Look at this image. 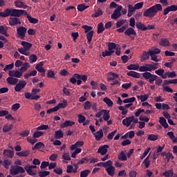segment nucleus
I'll return each instance as SVG.
<instances>
[{"label":"nucleus","mask_w":177,"mask_h":177,"mask_svg":"<svg viewBox=\"0 0 177 177\" xmlns=\"http://www.w3.org/2000/svg\"><path fill=\"white\" fill-rule=\"evenodd\" d=\"M95 140H100V139L103 138V130L100 129L98 131L93 133Z\"/></svg>","instance_id":"nucleus-12"},{"label":"nucleus","mask_w":177,"mask_h":177,"mask_svg":"<svg viewBox=\"0 0 177 177\" xmlns=\"http://www.w3.org/2000/svg\"><path fill=\"white\" fill-rule=\"evenodd\" d=\"M27 32V28L24 26H20L17 29V34L21 37V39H24L26 34Z\"/></svg>","instance_id":"nucleus-3"},{"label":"nucleus","mask_w":177,"mask_h":177,"mask_svg":"<svg viewBox=\"0 0 177 177\" xmlns=\"http://www.w3.org/2000/svg\"><path fill=\"white\" fill-rule=\"evenodd\" d=\"M16 154L19 156V157H28V156H30V151H22L20 152H17Z\"/></svg>","instance_id":"nucleus-31"},{"label":"nucleus","mask_w":177,"mask_h":177,"mask_svg":"<svg viewBox=\"0 0 177 177\" xmlns=\"http://www.w3.org/2000/svg\"><path fill=\"white\" fill-rule=\"evenodd\" d=\"M6 81L10 85H16L19 82V79L9 77L6 79Z\"/></svg>","instance_id":"nucleus-15"},{"label":"nucleus","mask_w":177,"mask_h":177,"mask_svg":"<svg viewBox=\"0 0 177 177\" xmlns=\"http://www.w3.org/2000/svg\"><path fill=\"white\" fill-rule=\"evenodd\" d=\"M21 45L22 46H24V49L26 51L30 50V49H31V47L32 46V44H31V43H29L25 41H21Z\"/></svg>","instance_id":"nucleus-27"},{"label":"nucleus","mask_w":177,"mask_h":177,"mask_svg":"<svg viewBox=\"0 0 177 177\" xmlns=\"http://www.w3.org/2000/svg\"><path fill=\"white\" fill-rule=\"evenodd\" d=\"M86 118L82 115H78V122L80 124H84V122L86 121Z\"/></svg>","instance_id":"nucleus-61"},{"label":"nucleus","mask_w":177,"mask_h":177,"mask_svg":"<svg viewBox=\"0 0 177 177\" xmlns=\"http://www.w3.org/2000/svg\"><path fill=\"white\" fill-rule=\"evenodd\" d=\"M132 121H133V116L128 117L122 120V124L125 125V127H129Z\"/></svg>","instance_id":"nucleus-13"},{"label":"nucleus","mask_w":177,"mask_h":177,"mask_svg":"<svg viewBox=\"0 0 177 177\" xmlns=\"http://www.w3.org/2000/svg\"><path fill=\"white\" fill-rule=\"evenodd\" d=\"M23 12H24V10L12 9L11 17H21Z\"/></svg>","instance_id":"nucleus-7"},{"label":"nucleus","mask_w":177,"mask_h":177,"mask_svg":"<svg viewBox=\"0 0 177 177\" xmlns=\"http://www.w3.org/2000/svg\"><path fill=\"white\" fill-rule=\"evenodd\" d=\"M26 85H27V82L24 80H20L19 83L16 84L15 87V91L16 92H20L21 89L26 88Z\"/></svg>","instance_id":"nucleus-6"},{"label":"nucleus","mask_w":177,"mask_h":177,"mask_svg":"<svg viewBox=\"0 0 177 177\" xmlns=\"http://www.w3.org/2000/svg\"><path fill=\"white\" fill-rule=\"evenodd\" d=\"M74 167H75L76 170H73V168L72 165L67 166L66 167V172L67 174H71V172H73V174H77V169H78V165H74Z\"/></svg>","instance_id":"nucleus-20"},{"label":"nucleus","mask_w":177,"mask_h":177,"mask_svg":"<svg viewBox=\"0 0 177 177\" xmlns=\"http://www.w3.org/2000/svg\"><path fill=\"white\" fill-rule=\"evenodd\" d=\"M120 75L117 73H113V72H109L108 73V77L107 80L108 81H113V80H116V78H118Z\"/></svg>","instance_id":"nucleus-18"},{"label":"nucleus","mask_w":177,"mask_h":177,"mask_svg":"<svg viewBox=\"0 0 177 177\" xmlns=\"http://www.w3.org/2000/svg\"><path fill=\"white\" fill-rule=\"evenodd\" d=\"M149 96H150V95L149 94H145V95H138L137 98L140 99V100L141 102H146V100H147V99H149Z\"/></svg>","instance_id":"nucleus-41"},{"label":"nucleus","mask_w":177,"mask_h":177,"mask_svg":"<svg viewBox=\"0 0 177 177\" xmlns=\"http://www.w3.org/2000/svg\"><path fill=\"white\" fill-rule=\"evenodd\" d=\"M8 75H10V77H15L16 78H21L23 75L20 71L13 70V71H9Z\"/></svg>","instance_id":"nucleus-9"},{"label":"nucleus","mask_w":177,"mask_h":177,"mask_svg":"<svg viewBox=\"0 0 177 177\" xmlns=\"http://www.w3.org/2000/svg\"><path fill=\"white\" fill-rule=\"evenodd\" d=\"M121 12L114 11L113 13L111 15V19H113V20H117V19L121 17Z\"/></svg>","instance_id":"nucleus-42"},{"label":"nucleus","mask_w":177,"mask_h":177,"mask_svg":"<svg viewBox=\"0 0 177 177\" xmlns=\"http://www.w3.org/2000/svg\"><path fill=\"white\" fill-rule=\"evenodd\" d=\"M3 154L8 158H13V156H15V152H13V151L10 149H5L3 152Z\"/></svg>","instance_id":"nucleus-14"},{"label":"nucleus","mask_w":177,"mask_h":177,"mask_svg":"<svg viewBox=\"0 0 177 177\" xmlns=\"http://www.w3.org/2000/svg\"><path fill=\"white\" fill-rule=\"evenodd\" d=\"M82 28H84L85 34L92 31V26H89L88 25H84Z\"/></svg>","instance_id":"nucleus-55"},{"label":"nucleus","mask_w":177,"mask_h":177,"mask_svg":"<svg viewBox=\"0 0 177 177\" xmlns=\"http://www.w3.org/2000/svg\"><path fill=\"white\" fill-rule=\"evenodd\" d=\"M13 67H15V64L12 63L6 66L3 68V71H8V70H12Z\"/></svg>","instance_id":"nucleus-63"},{"label":"nucleus","mask_w":177,"mask_h":177,"mask_svg":"<svg viewBox=\"0 0 177 177\" xmlns=\"http://www.w3.org/2000/svg\"><path fill=\"white\" fill-rule=\"evenodd\" d=\"M92 38H93V30H91L86 33V39L88 44H91V42H92Z\"/></svg>","instance_id":"nucleus-33"},{"label":"nucleus","mask_w":177,"mask_h":177,"mask_svg":"<svg viewBox=\"0 0 177 177\" xmlns=\"http://www.w3.org/2000/svg\"><path fill=\"white\" fill-rule=\"evenodd\" d=\"M127 68L129 70H139L140 66L138 64H130L127 66Z\"/></svg>","instance_id":"nucleus-44"},{"label":"nucleus","mask_w":177,"mask_h":177,"mask_svg":"<svg viewBox=\"0 0 177 177\" xmlns=\"http://www.w3.org/2000/svg\"><path fill=\"white\" fill-rule=\"evenodd\" d=\"M50 174V171H39L38 172V175L39 177H46V176H48Z\"/></svg>","instance_id":"nucleus-50"},{"label":"nucleus","mask_w":177,"mask_h":177,"mask_svg":"<svg viewBox=\"0 0 177 177\" xmlns=\"http://www.w3.org/2000/svg\"><path fill=\"white\" fill-rule=\"evenodd\" d=\"M24 169L26 171L27 174H28V175H30L31 176H34V175L37 174V170H32V169L28 167V166H26Z\"/></svg>","instance_id":"nucleus-29"},{"label":"nucleus","mask_w":177,"mask_h":177,"mask_svg":"<svg viewBox=\"0 0 177 177\" xmlns=\"http://www.w3.org/2000/svg\"><path fill=\"white\" fill-rule=\"evenodd\" d=\"M27 19L29 21V23H31L32 24H37V23H38V19L32 17L31 15H27Z\"/></svg>","instance_id":"nucleus-35"},{"label":"nucleus","mask_w":177,"mask_h":177,"mask_svg":"<svg viewBox=\"0 0 177 177\" xmlns=\"http://www.w3.org/2000/svg\"><path fill=\"white\" fill-rule=\"evenodd\" d=\"M3 167H4V168H9V167H10V165H12V161L10 160H4L3 161V164H2Z\"/></svg>","instance_id":"nucleus-43"},{"label":"nucleus","mask_w":177,"mask_h":177,"mask_svg":"<svg viewBox=\"0 0 177 177\" xmlns=\"http://www.w3.org/2000/svg\"><path fill=\"white\" fill-rule=\"evenodd\" d=\"M13 129V124H5L3 127V132L6 133V132H10Z\"/></svg>","instance_id":"nucleus-32"},{"label":"nucleus","mask_w":177,"mask_h":177,"mask_svg":"<svg viewBox=\"0 0 177 177\" xmlns=\"http://www.w3.org/2000/svg\"><path fill=\"white\" fill-rule=\"evenodd\" d=\"M118 160H120V161H127V155L125 154V153H124V151H122L119 153Z\"/></svg>","instance_id":"nucleus-37"},{"label":"nucleus","mask_w":177,"mask_h":177,"mask_svg":"<svg viewBox=\"0 0 177 177\" xmlns=\"http://www.w3.org/2000/svg\"><path fill=\"white\" fill-rule=\"evenodd\" d=\"M103 31H104V24H103V23H100L97 25V34H102V32H103Z\"/></svg>","instance_id":"nucleus-38"},{"label":"nucleus","mask_w":177,"mask_h":177,"mask_svg":"<svg viewBox=\"0 0 177 177\" xmlns=\"http://www.w3.org/2000/svg\"><path fill=\"white\" fill-rule=\"evenodd\" d=\"M57 106L59 109H66L67 107V100H63V102L58 104Z\"/></svg>","instance_id":"nucleus-45"},{"label":"nucleus","mask_w":177,"mask_h":177,"mask_svg":"<svg viewBox=\"0 0 177 177\" xmlns=\"http://www.w3.org/2000/svg\"><path fill=\"white\" fill-rule=\"evenodd\" d=\"M103 15V10L102 9L99 8L97 11L95 12V14H93V17H99V16H102Z\"/></svg>","instance_id":"nucleus-54"},{"label":"nucleus","mask_w":177,"mask_h":177,"mask_svg":"<svg viewBox=\"0 0 177 177\" xmlns=\"http://www.w3.org/2000/svg\"><path fill=\"white\" fill-rule=\"evenodd\" d=\"M89 174H91V170H89V169L84 170V171H81L80 177H87L88 175H89Z\"/></svg>","instance_id":"nucleus-51"},{"label":"nucleus","mask_w":177,"mask_h":177,"mask_svg":"<svg viewBox=\"0 0 177 177\" xmlns=\"http://www.w3.org/2000/svg\"><path fill=\"white\" fill-rule=\"evenodd\" d=\"M142 164H145V168L150 167V160H149V156L144 160Z\"/></svg>","instance_id":"nucleus-62"},{"label":"nucleus","mask_w":177,"mask_h":177,"mask_svg":"<svg viewBox=\"0 0 177 177\" xmlns=\"http://www.w3.org/2000/svg\"><path fill=\"white\" fill-rule=\"evenodd\" d=\"M160 45V46H169V41L168 39H161Z\"/></svg>","instance_id":"nucleus-40"},{"label":"nucleus","mask_w":177,"mask_h":177,"mask_svg":"<svg viewBox=\"0 0 177 177\" xmlns=\"http://www.w3.org/2000/svg\"><path fill=\"white\" fill-rule=\"evenodd\" d=\"M136 27L138 28V30H141V31H146L147 30V28L146 26H145V24H142V22H138L136 24Z\"/></svg>","instance_id":"nucleus-28"},{"label":"nucleus","mask_w":177,"mask_h":177,"mask_svg":"<svg viewBox=\"0 0 177 177\" xmlns=\"http://www.w3.org/2000/svg\"><path fill=\"white\" fill-rule=\"evenodd\" d=\"M0 34L4 35V37H9V34H8V26H0Z\"/></svg>","instance_id":"nucleus-19"},{"label":"nucleus","mask_w":177,"mask_h":177,"mask_svg":"<svg viewBox=\"0 0 177 177\" xmlns=\"http://www.w3.org/2000/svg\"><path fill=\"white\" fill-rule=\"evenodd\" d=\"M15 5L16 8H19L21 9H27V8H28V10H30V11L31 10V7H28V6L26 4V3L20 0H17L15 1Z\"/></svg>","instance_id":"nucleus-5"},{"label":"nucleus","mask_w":177,"mask_h":177,"mask_svg":"<svg viewBox=\"0 0 177 177\" xmlns=\"http://www.w3.org/2000/svg\"><path fill=\"white\" fill-rule=\"evenodd\" d=\"M127 74L129 77H133V78H139L140 77V74L139 73L133 71H130L127 72Z\"/></svg>","instance_id":"nucleus-22"},{"label":"nucleus","mask_w":177,"mask_h":177,"mask_svg":"<svg viewBox=\"0 0 177 177\" xmlns=\"http://www.w3.org/2000/svg\"><path fill=\"white\" fill-rule=\"evenodd\" d=\"M44 147H45V145L43 144L42 142H37L34 147V148L32 149L34 150V149H44Z\"/></svg>","instance_id":"nucleus-49"},{"label":"nucleus","mask_w":177,"mask_h":177,"mask_svg":"<svg viewBox=\"0 0 177 177\" xmlns=\"http://www.w3.org/2000/svg\"><path fill=\"white\" fill-rule=\"evenodd\" d=\"M150 150H151V149L150 147L146 149L144 151V153L140 156V158L141 160H143V158H145V157H146V156H147V154H149V151H150Z\"/></svg>","instance_id":"nucleus-59"},{"label":"nucleus","mask_w":177,"mask_h":177,"mask_svg":"<svg viewBox=\"0 0 177 177\" xmlns=\"http://www.w3.org/2000/svg\"><path fill=\"white\" fill-rule=\"evenodd\" d=\"M112 49L118 50V46H117V44L114 42L108 43V50H111Z\"/></svg>","instance_id":"nucleus-39"},{"label":"nucleus","mask_w":177,"mask_h":177,"mask_svg":"<svg viewBox=\"0 0 177 177\" xmlns=\"http://www.w3.org/2000/svg\"><path fill=\"white\" fill-rule=\"evenodd\" d=\"M125 24V20L124 19H120V21H118L116 23V27L117 28H120V27H122Z\"/></svg>","instance_id":"nucleus-60"},{"label":"nucleus","mask_w":177,"mask_h":177,"mask_svg":"<svg viewBox=\"0 0 177 177\" xmlns=\"http://www.w3.org/2000/svg\"><path fill=\"white\" fill-rule=\"evenodd\" d=\"M74 77L77 78V80H82L84 82L88 80V76L86 75H80L78 73H75Z\"/></svg>","instance_id":"nucleus-21"},{"label":"nucleus","mask_w":177,"mask_h":177,"mask_svg":"<svg viewBox=\"0 0 177 177\" xmlns=\"http://www.w3.org/2000/svg\"><path fill=\"white\" fill-rule=\"evenodd\" d=\"M91 106H92V102L89 101H86L84 104V110H91Z\"/></svg>","instance_id":"nucleus-53"},{"label":"nucleus","mask_w":177,"mask_h":177,"mask_svg":"<svg viewBox=\"0 0 177 177\" xmlns=\"http://www.w3.org/2000/svg\"><path fill=\"white\" fill-rule=\"evenodd\" d=\"M35 69L39 71V73H45V68H44V62H39L35 66Z\"/></svg>","instance_id":"nucleus-17"},{"label":"nucleus","mask_w":177,"mask_h":177,"mask_svg":"<svg viewBox=\"0 0 177 177\" xmlns=\"http://www.w3.org/2000/svg\"><path fill=\"white\" fill-rule=\"evenodd\" d=\"M49 126L46 124H42L37 127V131H46V129H48Z\"/></svg>","instance_id":"nucleus-52"},{"label":"nucleus","mask_w":177,"mask_h":177,"mask_svg":"<svg viewBox=\"0 0 177 177\" xmlns=\"http://www.w3.org/2000/svg\"><path fill=\"white\" fill-rule=\"evenodd\" d=\"M158 140V136L154 134H150L148 136V140L155 141Z\"/></svg>","instance_id":"nucleus-57"},{"label":"nucleus","mask_w":177,"mask_h":177,"mask_svg":"<svg viewBox=\"0 0 177 177\" xmlns=\"http://www.w3.org/2000/svg\"><path fill=\"white\" fill-rule=\"evenodd\" d=\"M73 125H75V122L71 120H66L65 122L61 124V128H67V127H73Z\"/></svg>","instance_id":"nucleus-16"},{"label":"nucleus","mask_w":177,"mask_h":177,"mask_svg":"<svg viewBox=\"0 0 177 177\" xmlns=\"http://www.w3.org/2000/svg\"><path fill=\"white\" fill-rule=\"evenodd\" d=\"M109 145H104L97 149V153H100V154H102V156H104V154L107 153V149H109Z\"/></svg>","instance_id":"nucleus-11"},{"label":"nucleus","mask_w":177,"mask_h":177,"mask_svg":"<svg viewBox=\"0 0 177 177\" xmlns=\"http://www.w3.org/2000/svg\"><path fill=\"white\" fill-rule=\"evenodd\" d=\"M26 171L24 170V168L20 166H17L16 167L10 170L11 175H17L18 174H24Z\"/></svg>","instance_id":"nucleus-4"},{"label":"nucleus","mask_w":177,"mask_h":177,"mask_svg":"<svg viewBox=\"0 0 177 177\" xmlns=\"http://www.w3.org/2000/svg\"><path fill=\"white\" fill-rule=\"evenodd\" d=\"M136 100V98L135 97H132L130 98H127L123 100V103H133L134 101Z\"/></svg>","instance_id":"nucleus-58"},{"label":"nucleus","mask_w":177,"mask_h":177,"mask_svg":"<svg viewBox=\"0 0 177 177\" xmlns=\"http://www.w3.org/2000/svg\"><path fill=\"white\" fill-rule=\"evenodd\" d=\"M157 68H158V63L152 62V64H145V66H140L139 71L144 73L142 77L146 81H149V84H154V81L158 78V76L153 75L150 72L154 71Z\"/></svg>","instance_id":"nucleus-1"},{"label":"nucleus","mask_w":177,"mask_h":177,"mask_svg":"<svg viewBox=\"0 0 177 177\" xmlns=\"http://www.w3.org/2000/svg\"><path fill=\"white\" fill-rule=\"evenodd\" d=\"M124 35L128 36H130V35L136 36V32L135 31L134 29H133V28H129L125 30Z\"/></svg>","instance_id":"nucleus-23"},{"label":"nucleus","mask_w":177,"mask_h":177,"mask_svg":"<svg viewBox=\"0 0 177 177\" xmlns=\"http://www.w3.org/2000/svg\"><path fill=\"white\" fill-rule=\"evenodd\" d=\"M88 8H89V6H85L84 4H80L77 6V10L80 12H84V10H85V9H88Z\"/></svg>","instance_id":"nucleus-48"},{"label":"nucleus","mask_w":177,"mask_h":177,"mask_svg":"<svg viewBox=\"0 0 177 177\" xmlns=\"http://www.w3.org/2000/svg\"><path fill=\"white\" fill-rule=\"evenodd\" d=\"M163 176L165 177H172L174 176V171L172 170H167L163 173Z\"/></svg>","instance_id":"nucleus-47"},{"label":"nucleus","mask_w":177,"mask_h":177,"mask_svg":"<svg viewBox=\"0 0 177 177\" xmlns=\"http://www.w3.org/2000/svg\"><path fill=\"white\" fill-rule=\"evenodd\" d=\"M91 159H88L87 158H82L78 162L77 165H82V164H85L86 162H89V160Z\"/></svg>","instance_id":"nucleus-64"},{"label":"nucleus","mask_w":177,"mask_h":177,"mask_svg":"<svg viewBox=\"0 0 177 177\" xmlns=\"http://www.w3.org/2000/svg\"><path fill=\"white\" fill-rule=\"evenodd\" d=\"M103 102L104 103H106V104H107V106L109 107H113V105L114 104V103L113 102V101H111L110 100V98L107 97H105L104 99H103Z\"/></svg>","instance_id":"nucleus-36"},{"label":"nucleus","mask_w":177,"mask_h":177,"mask_svg":"<svg viewBox=\"0 0 177 177\" xmlns=\"http://www.w3.org/2000/svg\"><path fill=\"white\" fill-rule=\"evenodd\" d=\"M64 136V133L62 130H58L55 132L54 138L55 139H62Z\"/></svg>","instance_id":"nucleus-26"},{"label":"nucleus","mask_w":177,"mask_h":177,"mask_svg":"<svg viewBox=\"0 0 177 177\" xmlns=\"http://www.w3.org/2000/svg\"><path fill=\"white\" fill-rule=\"evenodd\" d=\"M29 67H30V64H28V62H25L24 64H22V66L21 67L19 72H21V74H23V73L28 70Z\"/></svg>","instance_id":"nucleus-30"},{"label":"nucleus","mask_w":177,"mask_h":177,"mask_svg":"<svg viewBox=\"0 0 177 177\" xmlns=\"http://www.w3.org/2000/svg\"><path fill=\"white\" fill-rule=\"evenodd\" d=\"M12 17V9L6 8L3 10V12H0V17Z\"/></svg>","instance_id":"nucleus-10"},{"label":"nucleus","mask_w":177,"mask_h":177,"mask_svg":"<svg viewBox=\"0 0 177 177\" xmlns=\"http://www.w3.org/2000/svg\"><path fill=\"white\" fill-rule=\"evenodd\" d=\"M159 122L162 125V127H163V128H165V129H167V128H168V127H169V125L167 122V120H165L164 118V117L160 118Z\"/></svg>","instance_id":"nucleus-24"},{"label":"nucleus","mask_w":177,"mask_h":177,"mask_svg":"<svg viewBox=\"0 0 177 177\" xmlns=\"http://www.w3.org/2000/svg\"><path fill=\"white\" fill-rule=\"evenodd\" d=\"M108 175L110 176H114V174H115V167L113 166H111L110 167H107L106 169Z\"/></svg>","instance_id":"nucleus-25"},{"label":"nucleus","mask_w":177,"mask_h":177,"mask_svg":"<svg viewBox=\"0 0 177 177\" xmlns=\"http://www.w3.org/2000/svg\"><path fill=\"white\" fill-rule=\"evenodd\" d=\"M103 120L104 121H109V120H110V111L104 109L103 113Z\"/></svg>","instance_id":"nucleus-34"},{"label":"nucleus","mask_w":177,"mask_h":177,"mask_svg":"<svg viewBox=\"0 0 177 177\" xmlns=\"http://www.w3.org/2000/svg\"><path fill=\"white\" fill-rule=\"evenodd\" d=\"M161 10H162V6L159 3L156 4L145 10L143 16L144 17H149V19H151V17H154V16Z\"/></svg>","instance_id":"nucleus-2"},{"label":"nucleus","mask_w":177,"mask_h":177,"mask_svg":"<svg viewBox=\"0 0 177 177\" xmlns=\"http://www.w3.org/2000/svg\"><path fill=\"white\" fill-rule=\"evenodd\" d=\"M9 24L10 26H21V21H20V19L17 17H10Z\"/></svg>","instance_id":"nucleus-8"},{"label":"nucleus","mask_w":177,"mask_h":177,"mask_svg":"<svg viewBox=\"0 0 177 177\" xmlns=\"http://www.w3.org/2000/svg\"><path fill=\"white\" fill-rule=\"evenodd\" d=\"M43 135H44V131H37L33 133V138L37 139L38 138H40V136H42Z\"/></svg>","instance_id":"nucleus-56"},{"label":"nucleus","mask_w":177,"mask_h":177,"mask_svg":"<svg viewBox=\"0 0 177 177\" xmlns=\"http://www.w3.org/2000/svg\"><path fill=\"white\" fill-rule=\"evenodd\" d=\"M38 60V57L37 55L32 54L29 56V62L30 63H35Z\"/></svg>","instance_id":"nucleus-46"}]
</instances>
